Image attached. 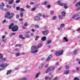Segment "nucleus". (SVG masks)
I'll list each match as a JSON object with an SVG mask.
<instances>
[{
  "label": "nucleus",
  "instance_id": "1",
  "mask_svg": "<svg viewBox=\"0 0 80 80\" xmlns=\"http://www.w3.org/2000/svg\"><path fill=\"white\" fill-rule=\"evenodd\" d=\"M8 63H4L0 65L1 67H2L1 68H0V71H2V70H3L6 68V67L8 66Z\"/></svg>",
  "mask_w": 80,
  "mask_h": 80
},
{
  "label": "nucleus",
  "instance_id": "2",
  "mask_svg": "<svg viewBox=\"0 0 80 80\" xmlns=\"http://www.w3.org/2000/svg\"><path fill=\"white\" fill-rule=\"evenodd\" d=\"M57 3L60 6H64V8L65 9H67V8H68L67 4L66 3H62V1H58Z\"/></svg>",
  "mask_w": 80,
  "mask_h": 80
},
{
  "label": "nucleus",
  "instance_id": "3",
  "mask_svg": "<svg viewBox=\"0 0 80 80\" xmlns=\"http://www.w3.org/2000/svg\"><path fill=\"white\" fill-rule=\"evenodd\" d=\"M38 48L36 46H32L31 48V49L33 51H31V52L32 53H37L38 52Z\"/></svg>",
  "mask_w": 80,
  "mask_h": 80
},
{
  "label": "nucleus",
  "instance_id": "4",
  "mask_svg": "<svg viewBox=\"0 0 80 80\" xmlns=\"http://www.w3.org/2000/svg\"><path fill=\"white\" fill-rule=\"evenodd\" d=\"M63 53V50L62 49L60 50L59 51L56 52L55 53V55L56 56H59V55H61Z\"/></svg>",
  "mask_w": 80,
  "mask_h": 80
},
{
  "label": "nucleus",
  "instance_id": "5",
  "mask_svg": "<svg viewBox=\"0 0 80 80\" xmlns=\"http://www.w3.org/2000/svg\"><path fill=\"white\" fill-rule=\"evenodd\" d=\"M55 68V67L54 66L51 67L50 68H49L47 69L46 71V72L47 73L49 71H52V70H54Z\"/></svg>",
  "mask_w": 80,
  "mask_h": 80
},
{
  "label": "nucleus",
  "instance_id": "6",
  "mask_svg": "<svg viewBox=\"0 0 80 80\" xmlns=\"http://www.w3.org/2000/svg\"><path fill=\"white\" fill-rule=\"evenodd\" d=\"M3 56L1 54H0V62H5V60H7V59L5 58H3Z\"/></svg>",
  "mask_w": 80,
  "mask_h": 80
},
{
  "label": "nucleus",
  "instance_id": "7",
  "mask_svg": "<svg viewBox=\"0 0 80 80\" xmlns=\"http://www.w3.org/2000/svg\"><path fill=\"white\" fill-rule=\"evenodd\" d=\"M17 30H18V27L17 26H14L12 28V31L13 32H16Z\"/></svg>",
  "mask_w": 80,
  "mask_h": 80
},
{
  "label": "nucleus",
  "instance_id": "8",
  "mask_svg": "<svg viewBox=\"0 0 80 80\" xmlns=\"http://www.w3.org/2000/svg\"><path fill=\"white\" fill-rule=\"evenodd\" d=\"M16 9L17 10H19L21 12H23L24 11H25V10L23 8H20L19 7H17L16 8Z\"/></svg>",
  "mask_w": 80,
  "mask_h": 80
},
{
  "label": "nucleus",
  "instance_id": "9",
  "mask_svg": "<svg viewBox=\"0 0 80 80\" xmlns=\"http://www.w3.org/2000/svg\"><path fill=\"white\" fill-rule=\"evenodd\" d=\"M42 33L43 35H47L48 33V31H43L42 32Z\"/></svg>",
  "mask_w": 80,
  "mask_h": 80
},
{
  "label": "nucleus",
  "instance_id": "10",
  "mask_svg": "<svg viewBox=\"0 0 80 80\" xmlns=\"http://www.w3.org/2000/svg\"><path fill=\"white\" fill-rule=\"evenodd\" d=\"M10 12H7V15H6L5 17V18H8V17L10 16Z\"/></svg>",
  "mask_w": 80,
  "mask_h": 80
},
{
  "label": "nucleus",
  "instance_id": "11",
  "mask_svg": "<svg viewBox=\"0 0 80 80\" xmlns=\"http://www.w3.org/2000/svg\"><path fill=\"white\" fill-rule=\"evenodd\" d=\"M75 18L76 19V20H78L79 18V17H78V14H75L74 15V16L72 17V18Z\"/></svg>",
  "mask_w": 80,
  "mask_h": 80
},
{
  "label": "nucleus",
  "instance_id": "12",
  "mask_svg": "<svg viewBox=\"0 0 80 80\" xmlns=\"http://www.w3.org/2000/svg\"><path fill=\"white\" fill-rule=\"evenodd\" d=\"M44 66V64L43 63H42L38 67V69H41Z\"/></svg>",
  "mask_w": 80,
  "mask_h": 80
},
{
  "label": "nucleus",
  "instance_id": "13",
  "mask_svg": "<svg viewBox=\"0 0 80 80\" xmlns=\"http://www.w3.org/2000/svg\"><path fill=\"white\" fill-rule=\"evenodd\" d=\"M30 33L29 31L27 32L26 33L25 35V36L26 37H30V35L28 34V33Z\"/></svg>",
  "mask_w": 80,
  "mask_h": 80
},
{
  "label": "nucleus",
  "instance_id": "14",
  "mask_svg": "<svg viewBox=\"0 0 80 80\" xmlns=\"http://www.w3.org/2000/svg\"><path fill=\"white\" fill-rule=\"evenodd\" d=\"M14 15V13L12 12L11 13V15H10L9 17H8L9 19H10V18H12L13 17V16Z\"/></svg>",
  "mask_w": 80,
  "mask_h": 80
},
{
  "label": "nucleus",
  "instance_id": "15",
  "mask_svg": "<svg viewBox=\"0 0 80 80\" xmlns=\"http://www.w3.org/2000/svg\"><path fill=\"white\" fill-rule=\"evenodd\" d=\"M34 19L35 20H39L40 18L38 16H36L34 17Z\"/></svg>",
  "mask_w": 80,
  "mask_h": 80
},
{
  "label": "nucleus",
  "instance_id": "16",
  "mask_svg": "<svg viewBox=\"0 0 80 80\" xmlns=\"http://www.w3.org/2000/svg\"><path fill=\"white\" fill-rule=\"evenodd\" d=\"M47 39L46 37H43L41 38V40L42 41H45Z\"/></svg>",
  "mask_w": 80,
  "mask_h": 80
},
{
  "label": "nucleus",
  "instance_id": "17",
  "mask_svg": "<svg viewBox=\"0 0 80 80\" xmlns=\"http://www.w3.org/2000/svg\"><path fill=\"white\" fill-rule=\"evenodd\" d=\"M63 40H64V41H65L66 42H67L68 41V39L67 38L64 37L63 38Z\"/></svg>",
  "mask_w": 80,
  "mask_h": 80
},
{
  "label": "nucleus",
  "instance_id": "18",
  "mask_svg": "<svg viewBox=\"0 0 80 80\" xmlns=\"http://www.w3.org/2000/svg\"><path fill=\"white\" fill-rule=\"evenodd\" d=\"M14 25V24L12 23L9 26V29H11L12 28V26Z\"/></svg>",
  "mask_w": 80,
  "mask_h": 80
},
{
  "label": "nucleus",
  "instance_id": "19",
  "mask_svg": "<svg viewBox=\"0 0 80 80\" xmlns=\"http://www.w3.org/2000/svg\"><path fill=\"white\" fill-rule=\"evenodd\" d=\"M19 38H21V39H22V40H23V39H25V38L23 37V36L22 35H20L19 36Z\"/></svg>",
  "mask_w": 80,
  "mask_h": 80
},
{
  "label": "nucleus",
  "instance_id": "20",
  "mask_svg": "<svg viewBox=\"0 0 80 80\" xmlns=\"http://www.w3.org/2000/svg\"><path fill=\"white\" fill-rule=\"evenodd\" d=\"M12 72V70H8L7 73V75H9L11 72Z\"/></svg>",
  "mask_w": 80,
  "mask_h": 80
},
{
  "label": "nucleus",
  "instance_id": "21",
  "mask_svg": "<svg viewBox=\"0 0 80 80\" xmlns=\"http://www.w3.org/2000/svg\"><path fill=\"white\" fill-rule=\"evenodd\" d=\"M15 34H16L15 32L12 33H11V34H10V37H12V36H13L14 35H15Z\"/></svg>",
  "mask_w": 80,
  "mask_h": 80
},
{
  "label": "nucleus",
  "instance_id": "22",
  "mask_svg": "<svg viewBox=\"0 0 80 80\" xmlns=\"http://www.w3.org/2000/svg\"><path fill=\"white\" fill-rule=\"evenodd\" d=\"M14 0H11L9 2V4H12L13 3V1Z\"/></svg>",
  "mask_w": 80,
  "mask_h": 80
},
{
  "label": "nucleus",
  "instance_id": "23",
  "mask_svg": "<svg viewBox=\"0 0 80 80\" xmlns=\"http://www.w3.org/2000/svg\"><path fill=\"white\" fill-rule=\"evenodd\" d=\"M75 5L76 7H79V6H80V2L76 4Z\"/></svg>",
  "mask_w": 80,
  "mask_h": 80
},
{
  "label": "nucleus",
  "instance_id": "24",
  "mask_svg": "<svg viewBox=\"0 0 80 80\" xmlns=\"http://www.w3.org/2000/svg\"><path fill=\"white\" fill-rule=\"evenodd\" d=\"M56 18H57V16H54L52 18V20H55Z\"/></svg>",
  "mask_w": 80,
  "mask_h": 80
},
{
  "label": "nucleus",
  "instance_id": "25",
  "mask_svg": "<svg viewBox=\"0 0 80 80\" xmlns=\"http://www.w3.org/2000/svg\"><path fill=\"white\" fill-rule=\"evenodd\" d=\"M60 27L61 28H63L64 27H65V24H62L60 25Z\"/></svg>",
  "mask_w": 80,
  "mask_h": 80
},
{
  "label": "nucleus",
  "instance_id": "26",
  "mask_svg": "<svg viewBox=\"0 0 80 80\" xmlns=\"http://www.w3.org/2000/svg\"><path fill=\"white\" fill-rule=\"evenodd\" d=\"M7 7L8 8H12V6L10 5H7Z\"/></svg>",
  "mask_w": 80,
  "mask_h": 80
},
{
  "label": "nucleus",
  "instance_id": "27",
  "mask_svg": "<svg viewBox=\"0 0 80 80\" xmlns=\"http://www.w3.org/2000/svg\"><path fill=\"white\" fill-rule=\"evenodd\" d=\"M52 42V41L51 40H48L47 41V44H49Z\"/></svg>",
  "mask_w": 80,
  "mask_h": 80
},
{
  "label": "nucleus",
  "instance_id": "28",
  "mask_svg": "<svg viewBox=\"0 0 80 80\" xmlns=\"http://www.w3.org/2000/svg\"><path fill=\"white\" fill-rule=\"evenodd\" d=\"M20 55V53H17L15 54V56L16 57H17L19 56V55Z\"/></svg>",
  "mask_w": 80,
  "mask_h": 80
},
{
  "label": "nucleus",
  "instance_id": "29",
  "mask_svg": "<svg viewBox=\"0 0 80 80\" xmlns=\"http://www.w3.org/2000/svg\"><path fill=\"white\" fill-rule=\"evenodd\" d=\"M40 72H38V73H37L36 75V78H37L38 77V76H39V75H40Z\"/></svg>",
  "mask_w": 80,
  "mask_h": 80
},
{
  "label": "nucleus",
  "instance_id": "30",
  "mask_svg": "<svg viewBox=\"0 0 80 80\" xmlns=\"http://www.w3.org/2000/svg\"><path fill=\"white\" fill-rule=\"evenodd\" d=\"M50 78L49 77H47L45 78V80H50Z\"/></svg>",
  "mask_w": 80,
  "mask_h": 80
},
{
  "label": "nucleus",
  "instance_id": "31",
  "mask_svg": "<svg viewBox=\"0 0 80 80\" xmlns=\"http://www.w3.org/2000/svg\"><path fill=\"white\" fill-rule=\"evenodd\" d=\"M38 38H39V36H36V38H35V40H36V41H37Z\"/></svg>",
  "mask_w": 80,
  "mask_h": 80
},
{
  "label": "nucleus",
  "instance_id": "32",
  "mask_svg": "<svg viewBox=\"0 0 80 80\" xmlns=\"http://www.w3.org/2000/svg\"><path fill=\"white\" fill-rule=\"evenodd\" d=\"M69 73V71L67 70L64 72V74H68Z\"/></svg>",
  "mask_w": 80,
  "mask_h": 80
},
{
  "label": "nucleus",
  "instance_id": "33",
  "mask_svg": "<svg viewBox=\"0 0 80 80\" xmlns=\"http://www.w3.org/2000/svg\"><path fill=\"white\" fill-rule=\"evenodd\" d=\"M50 13L51 15H53V14H54V11H51L50 12Z\"/></svg>",
  "mask_w": 80,
  "mask_h": 80
},
{
  "label": "nucleus",
  "instance_id": "34",
  "mask_svg": "<svg viewBox=\"0 0 80 80\" xmlns=\"http://www.w3.org/2000/svg\"><path fill=\"white\" fill-rule=\"evenodd\" d=\"M62 16H63V17H64L65 16V12H62Z\"/></svg>",
  "mask_w": 80,
  "mask_h": 80
},
{
  "label": "nucleus",
  "instance_id": "35",
  "mask_svg": "<svg viewBox=\"0 0 80 80\" xmlns=\"http://www.w3.org/2000/svg\"><path fill=\"white\" fill-rule=\"evenodd\" d=\"M0 8L1 10H5V9L2 6L0 7Z\"/></svg>",
  "mask_w": 80,
  "mask_h": 80
},
{
  "label": "nucleus",
  "instance_id": "36",
  "mask_svg": "<svg viewBox=\"0 0 80 80\" xmlns=\"http://www.w3.org/2000/svg\"><path fill=\"white\" fill-rule=\"evenodd\" d=\"M23 12H21L20 13V15H21V17H23Z\"/></svg>",
  "mask_w": 80,
  "mask_h": 80
},
{
  "label": "nucleus",
  "instance_id": "37",
  "mask_svg": "<svg viewBox=\"0 0 80 80\" xmlns=\"http://www.w3.org/2000/svg\"><path fill=\"white\" fill-rule=\"evenodd\" d=\"M77 53V50H75L73 52V54H74L75 55Z\"/></svg>",
  "mask_w": 80,
  "mask_h": 80
},
{
  "label": "nucleus",
  "instance_id": "38",
  "mask_svg": "<svg viewBox=\"0 0 80 80\" xmlns=\"http://www.w3.org/2000/svg\"><path fill=\"white\" fill-rule=\"evenodd\" d=\"M24 25L25 27H27V26H28V22H26L24 24Z\"/></svg>",
  "mask_w": 80,
  "mask_h": 80
},
{
  "label": "nucleus",
  "instance_id": "39",
  "mask_svg": "<svg viewBox=\"0 0 80 80\" xmlns=\"http://www.w3.org/2000/svg\"><path fill=\"white\" fill-rule=\"evenodd\" d=\"M42 17L44 18H46V17H48V15L47 14H46L45 16V15H42Z\"/></svg>",
  "mask_w": 80,
  "mask_h": 80
},
{
  "label": "nucleus",
  "instance_id": "40",
  "mask_svg": "<svg viewBox=\"0 0 80 80\" xmlns=\"http://www.w3.org/2000/svg\"><path fill=\"white\" fill-rule=\"evenodd\" d=\"M59 19L60 20H61L62 18V15H59Z\"/></svg>",
  "mask_w": 80,
  "mask_h": 80
},
{
  "label": "nucleus",
  "instance_id": "41",
  "mask_svg": "<svg viewBox=\"0 0 80 80\" xmlns=\"http://www.w3.org/2000/svg\"><path fill=\"white\" fill-rule=\"evenodd\" d=\"M36 9H37L36 8H32V11H34V10H36Z\"/></svg>",
  "mask_w": 80,
  "mask_h": 80
},
{
  "label": "nucleus",
  "instance_id": "42",
  "mask_svg": "<svg viewBox=\"0 0 80 80\" xmlns=\"http://www.w3.org/2000/svg\"><path fill=\"white\" fill-rule=\"evenodd\" d=\"M52 54H50V55H49L48 57V58H49V59H50V58H52Z\"/></svg>",
  "mask_w": 80,
  "mask_h": 80
},
{
  "label": "nucleus",
  "instance_id": "43",
  "mask_svg": "<svg viewBox=\"0 0 80 80\" xmlns=\"http://www.w3.org/2000/svg\"><path fill=\"white\" fill-rule=\"evenodd\" d=\"M45 60V57L42 58L41 59V60L42 61H43V60Z\"/></svg>",
  "mask_w": 80,
  "mask_h": 80
},
{
  "label": "nucleus",
  "instance_id": "44",
  "mask_svg": "<svg viewBox=\"0 0 80 80\" xmlns=\"http://www.w3.org/2000/svg\"><path fill=\"white\" fill-rule=\"evenodd\" d=\"M35 27L36 28H39V26L37 25H35Z\"/></svg>",
  "mask_w": 80,
  "mask_h": 80
},
{
  "label": "nucleus",
  "instance_id": "45",
  "mask_svg": "<svg viewBox=\"0 0 80 80\" xmlns=\"http://www.w3.org/2000/svg\"><path fill=\"white\" fill-rule=\"evenodd\" d=\"M50 60V58H48L46 59V62H49Z\"/></svg>",
  "mask_w": 80,
  "mask_h": 80
},
{
  "label": "nucleus",
  "instance_id": "46",
  "mask_svg": "<svg viewBox=\"0 0 80 80\" xmlns=\"http://www.w3.org/2000/svg\"><path fill=\"white\" fill-rule=\"evenodd\" d=\"M62 28H61V27H58V30H62Z\"/></svg>",
  "mask_w": 80,
  "mask_h": 80
},
{
  "label": "nucleus",
  "instance_id": "47",
  "mask_svg": "<svg viewBox=\"0 0 80 80\" xmlns=\"http://www.w3.org/2000/svg\"><path fill=\"white\" fill-rule=\"evenodd\" d=\"M42 47V44H39L38 46V47L39 48V47Z\"/></svg>",
  "mask_w": 80,
  "mask_h": 80
},
{
  "label": "nucleus",
  "instance_id": "48",
  "mask_svg": "<svg viewBox=\"0 0 80 80\" xmlns=\"http://www.w3.org/2000/svg\"><path fill=\"white\" fill-rule=\"evenodd\" d=\"M20 0H18L16 1V3H20Z\"/></svg>",
  "mask_w": 80,
  "mask_h": 80
},
{
  "label": "nucleus",
  "instance_id": "49",
  "mask_svg": "<svg viewBox=\"0 0 80 80\" xmlns=\"http://www.w3.org/2000/svg\"><path fill=\"white\" fill-rule=\"evenodd\" d=\"M74 80H79V79L78 78H74Z\"/></svg>",
  "mask_w": 80,
  "mask_h": 80
},
{
  "label": "nucleus",
  "instance_id": "50",
  "mask_svg": "<svg viewBox=\"0 0 80 80\" xmlns=\"http://www.w3.org/2000/svg\"><path fill=\"white\" fill-rule=\"evenodd\" d=\"M2 42H5L7 41V40L5 39H2Z\"/></svg>",
  "mask_w": 80,
  "mask_h": 80
},
{
  "label": "nucleus",
  "instance_id": "51",
  "mask_svg": "<svg viewBox=\"0 0 80 80\" xmlns=\"http://www.w3.org/2000/svg\"><path fill=\"white\" fill-rule=\"evenodd\" d=\"M38 16H39V17H41V16L42 15V13H39L38 14Z\"/></svg>",
  "mask_w": 80,
  "mask_h": 80
},
{
  "label": "nucleus",
  "instance_id": "52",
  "mask_svg": "<svg viewBox=\"0 0 80 80\" xmlns=\"http://www.w3.org/2000/svg\"><path fill=\"white\" fill-rule=\"evenodd\" d=\"M1 5L2 6V7H4V6H5V4H4V3H1Z\"/></svg>",
  "mask_w": 80,
  "mask_h": 80
},
{
  "label": "nucleus",
  "instance_id": "53",
  "mask_svg": "<svg viewBox=\"0 0 80 80\" xmlns=\"http://www.w3.org/2000/svg\"><path fill=\"white\" fill-rule=\"evenodd\" d=\"M19 15H17L16 16V18H18L19 17Z\"/></svg>",
  "mask_w": 80,
  "mask_h": 80
},
{
  "label": "nucleus",
  "instance_id": "54",
  "mask_svg": "<svg viewBox=\"0 0 80 80\" xmlns=\"http://www.w3.org/2000/svg\"><path fill=\"white\" fill-rule=\"evenodd\" d=\"M66 68L67 69H68V68H69V66H68L66 65Z\"/></svg>",
  "mask_w": 80,
  "mask_h": 80
},
{
  "label": "nucleus",
  "instance_id": "55",
  "mask_svg": "<svg viewBox=\"0 0 80 80\" xmlns=\"http://www.w3.org/2000/svg\"><path fill=\"white\" fill-rule=\"evenodd\" d=\"M75 72H76V71L75 70H72V73H75Z\"/></svg>",
  "mask_w": 80,
  "mask_h": 80
},
{
  "label": "nucleus",
  "instance_id": "56",
  "mask_svg": "<svg viewBox=\"0 0 80 80\" xmlns=\"http://www.w3.org/2000/svg\"><path fill=\"white\" fill-rule=\"evenodd\" d=\"M31 36H32V37H33V36L34 35V34H33V33H31Z\"/></svg>",
  "mask_w": 80,
  "mask_h": 80
},
{
  "label": "nucleus",
  "instance_id": "57",
  "mask_svg": "<svg viewBox=\"0 0 80 80\" xmlns=\"http://www.w3.org/2000/svg\"><path fill=\"white\" fill-rule=\"evenodd\" d=\"M58 78V77H55L54 79V80H57V79Z\"/></svg>",
  "mask_w": 80,
  "mask_h": 80
},
{
  "label": "nucleus",
  "instance_id": "58",
  "mask_svg": "<svg viewBox=\"0 0 80 80\" xmlns=\"http://www.w3.org/2000/svg\"><path fill=\"white\" fill-rule=\"evenodd\" d=\"M6 21V19H4L2 22L3 23H5V22Z\"/></svg>",
  "mask_w": 80,
  "mask_h": 80
},
{
  "label": "nucleus",
  "instance_id": "59",
  "mask_svg": "<svg viewBox=\"0 0 80 80\" xmlns=\"http://www.w3.org/2000/svg\"><path fill=\"white\" fill-rule=\"evenodd\" d=\"M47 2L45 1L44 2V5H47Z\"/></svg>",
  "mask_w": 80,
  "mask_h": 80
},
{
  "label": "nucleus",
  "instance_id": "60",
  "mask_svg": "<svg viewBox=\"0 0 80 80\" xmlns=\"http://www.w3.org/2000/svg\"><path fill=\"white\" fill-rule=\"evenodd\" d=\"M25 53L24 52H22L21 53V54L22 55H25Z\"/></svg>",
  "mask_w": 80,
  "mask_h": 80
},
{
  "label": "nucleus",
  "instance_id": "61",
  "mask_svg": "<svg viewBox=\"0 0 80 80\" xmlns=\"http://www.w3.org/2000/svg\"><path fill=\"white\" fill-rule=\"evenodd\" d=\"M19 47H22V44H20L18 45Z\"/></svg>",
  "mask_w": 80,
  "mask_h": 80
},
{
  "label": "nucleus",
  "instance_id": "62",
  "mask_svg": "<svg viewBox=\"0 0 80 80\" xmlns=\"http://www.w3.org/2000/svg\"><path fill=\"white\" fill-rule=\"evenodd\" d=\"M18 70V68H15V70Z\"/></svg>",
  "mask_w": 80,
  "mask_h": 80
},
{
  "label": "nucleus",
  "instance_id": "63",
  "mask_svg": "<svg viewBox=\"0 0 80 80\" xmlns=\"http://www.w3.org/2000/svg\"><path fill=\"white\" fill-rule=\"evenodd\" d=\"M18 50H19V49L16 48L15 49V51H18Z\"/></svg>",
  "mask_w": 80,
  "mask_h": 80
},
{
  "label": "nucleus",
  "instance_id": "64",
  "mask_svg": "<svg viewBox=\"0 0 80 80\" xmlns=\"http://www.w3.org/2000/svg\"><path fill=\"white\" fill-rule=\"evenodd\" d=\"M48 48H50V45H48L47 46Z\"/></svg>",
  "mask_w": 80,
  "mask_h": 80
}]
</instances>
